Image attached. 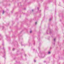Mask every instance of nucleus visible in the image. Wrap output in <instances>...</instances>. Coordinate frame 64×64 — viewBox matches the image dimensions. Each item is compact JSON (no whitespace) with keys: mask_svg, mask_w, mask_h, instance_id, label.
Here are the masks:
<instances>
[{"mask_svg":"<svg viewBox=\"0 0 64 64\" xmlns=\"http://www.w3.org/2000/svg\"><path fill=\"white\" fill-rule=\"evenodd\" d=\"M4 11L3 10L2 12V14H4Z\"/></svg>","mask_w":64,"mask_h":64,"instance_id":"obj_3","label":"nucleus"},{"mask_svg":"<svg viewBox=\"0 0 64 64\" xmlns=\"http://www.w3.org/2000/svg\"><path fill=\"white\" fill-rule=\"evenodd\" d=\"M34 61H35V62L36 61V60H34Z\"/></svg>","mask_w":64,"mask_h":64,"instance_id":"obj_8","label":"nucleus"},{"mask_svg":"<svg viewBox=\"0 0 64 64\" xmlns=\"http://www.w3.org/2000/svg\"><path fill=\"white\" fill-rule=\"evenodd\" d=\"M32 12H33V11H34V10H32Z\"/></svg>","mask_w":64,"mask_h":64,"instance_id":"obj_7","label":"nucleus"},{"mask_svg":"<svg viewBox=\"0 0 64 64\" xmlns=\"http://www.w3.org/2000/svg\"><path fill=\"white\" fill-rule=\"evenodd\" d=\"M14 49H14V48H13V50H14Z\"/></svg>","mask_w":64,"mask_h":64,"instance_id":"obj_6","label":"nucleus"},{"mask_svg":"<svg viewBox=\"0 0 64 64\" xmlns=\"http://www.w3.org/2000/svg\"><path fill=\"white\" fill-rule=\"evenodd\" d=\"M37 24V23L36 22L35 23V24L36 25V24Z\"/></svg>","mask_w":64,"mask_h":64,"instance_id":"obj_4","label":"nucleus"},{"mask_svg":"<svg viewBox=\"0 0 64 64\" xmlns=\"http://www.w3.org/2000/svg\"><path fill=\"white\" fill-rule=\"evenodd\" d=\"M51 54V52L49 51L48 52V54Z\"/></svg>","mask_w":64,"mask_h":64,"instance_id":"obj_1","label":"nucleus"},{"mask_svg":"<svg viewBox=\"0 0 64 64\" xmlns=\"http://www.w3.org/2000/svg\"><path fill=\"white\" fill-rule=\"evenodd\" d=\"M30 33H32V30H30Z\"/></svg>","mask_w":64,"mask_h":64,"instance_id":"obj_5","label":"nucleus"},{"mask_svg":"<svg viewBox=\"0 0 64 64\" xmlns=\"http://www.w3.org/2000/svg\"><path fill=\"white\" fill-rule=\"evenodd\" d=\"M54 41H55V40H56V39L55 38H54Z\"/></svg>","mask_w":64,"mask_h":64,"instance_id":"obj_2","label":"nucleus"},{"mask_svg":"<svg viewBox=\"0 0 64 64\" xmlns=\"http://www.w3.org/2000/svg\"><path fill=\"white\" fill-rule=\"evenodd\" d=\"M38 9H39V8H38Z\"/></svg>","mask_w":64,"mask_h":64,"instance_id":"obj_9","label":"nucleus"}]
</instances>
